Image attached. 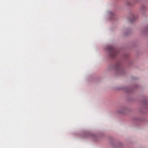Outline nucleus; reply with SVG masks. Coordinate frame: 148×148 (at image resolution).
I'll use <instances>...</instances> for the list:
<instances>
[{"label":"nucleus","mask_w":148,"mask_h":148,"mask_svg":"<svg viewBox=\"0 0 148 148\" xmlns=\"http://www.w3.org/2000/svg\"><path fill=\"white\" fill-rule=\"evenodd\" d=\"M133 18H134V16H133Z\"/></svg>","instance_id":"obj_4"},{"label":"nucleus","mask_w":148,"mask_h":148,"mask_svg":"<svg viewBox=\"0 0 148 148\" xmlns=\"http://www.w3.org/2000/svg\"><path fill=\"white\" fill-rule=\"evenodd\" d=\"M130 22H133V21L131 20H130Z\"/></svg>","instance_id":"obj_3"},{"label":"nucleus","mask_w":148,"mask_h":148,"mask_svg":"<svg viewBox=\"0 0 148 148\" xmlns=\"http://www.w3.org/2000/svg\"><path fill=\"white\" fill-rule=\"evenodd\" d=\"M116 68L117 70H119L121 69L120 65L119 64H117Z\"/></svg>","instance_id":"obj_2"},{"label":"nucleus","mask_w":148,"mask_h":148,"mask_svg":"<svg viewBox=\"0 0 148 148\" xmlns=\"http://www.w3.org/2000/svg\"><path fill=\"white\" fill-rule=\"evenodd\" d=\"M106 49L109 52L110 55L113 58L117 53V51L115 50L114 47L112 46H108L107 47Z\"/></svg>","instance_id":"obj_1"}]
</instances>
